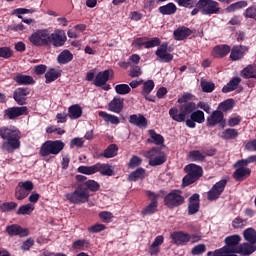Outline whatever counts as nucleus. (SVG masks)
Returning <instances> with one entry per match:
<instances>
[{
  "mask_svg": "<svg viewBox=\"0 0 256 256\" xmlns=\"http://www.w3.org/2000/svg\"><path fill=\"white\" fill-rule=\"evenodd\" d=\"M195 96L191 93H184L181 97L178 98L177 103L180 106L172 107L169 110V115L173 121L177 123L186 122L187 117L197 109V104H195Z\"/></svg>",
  "mask_w": 256,
  "mask_h": 256,
  "instance_id": "1",
  "label": "nucleus"
},
{
  "mask_svg": "<svg viewBox=\"0 0 256 256\" xmlns=\"http://www.w3.org/2000/svg\"><path fill=\"white\" fill-rule=\"evenodd\" d=\"M0 137L5 140L2 149L8 153H13L21 147V132L15 126L0 128Z\"/></svg>",
  "mask_w": 256,
  "mask_h": 256,
  "instance_id": "2",
  "label": "nucleus"
},
{
  "mask_svg": "<svg viewBox=\"0 0 256 256\" xmlns=\"http://www.w3.org/2000/svg\"><path fill=\"white\" fill-rule=\"evenodd\" d=\"M185 173L187 175L182 180L183 187H187L195 183L200 177L203 176V168L196 164H188L184 167Z\"/></svg>",
  "mask_w": 256,
  "mask_h": 256,
  "instance_id": "3",
  "label": "nucleus"
},
{
  "mask_svg": "<svg viewBox=\"0 0 256 256\" xmlns=\"http://www.w3.org/2000/svg\"><path fill=\"white\" fill-rule=\"evenodd\" d=\"M62 149H65V143L61 140H48L44 142L40 148L41 157H49V155H59Z\"/></svg>",
  "mask_w": 256,
  "mask_h": 256,
  "instance_id": "4",
  "label": "nucleus"
},
{
  "mask_svg": "<svg viewBox=\"0 0 256 256\" xmlns=\"http://www.w3.org/2000/svg\"><path fill=\"white\" fill-rule=\"evenodd\" d=\"M89 190L78 186L76 191L65 194L66 201L69 203H74V205H81L89 201Z\"/></svg>",
  "mask_w": 256,
  "mask_h": 256,
  "instance_id": "5",
  "label": "nucleus"
},
{
  "mask_svg": "<svg viewBox=\"0 0 256 256\" xmlns=\"http://www.w3.org/2000/svg\"><path fill=\"white\" fill-rule=\"evenodd\" d=\"M142 155L149 160V165H151V167L163 165V163L167 161L165 153L159 148H151L150 150L143 151Z\"/></svg>",
  "mask_w": 256,
  "mask_h": 256,
  "instance_id": "6",
  "label": "nucleus"
},
{
  "mask_svg": "<svg viewBox=\"0 0 256 256\" xmlns=\"http://www.w3.org/2000/svg\"><path fill=\"white\" fill-rule=\"evenodd\" d=\"M197 7L201 10L202 15H217L221 12L219 3L215 0H199Z\"/></svg>",
  "mask_w": 256,
  "mask_h": 256,
  "instance_id": "7",
  "label": "nucleus"
},
{
  "mask_svg": "<svg viewBox=\"0 0 256 256\" xmlns=\"http://www.w3.org/2000/svg\"><path fill=\"white\" fill-rule=\"evenodd\" d=\"M185 203V196L181 190H172L164 198V204L166 207L173 209L174 207H179Z\"/></svg>",
  "mask_w": 256,
  "mask_h": 256,
  "instance_id": "8",
  "label": "nucleus"
},
{
  "mask_svg": "<svg viewBox=\"0 0 256 256\" xmlns=\"http://www.w3.org/2000/svg\"><path fill=\"white\" fill-rule=\"evenodd\" d=\"M29 41L32 45H35V47H45V45H49V30H37L31 34Z\"/></svg>",
  "mask_w": 256,
  "mask_h": 256,
  "instance_id": "9",
  "label": "nucleus"
},
{
  "mask_svg": "<svg viewBox=\"0 0 256 256\" xmlns=\"http://www.w3.org/2000/svg\"><path fill=\"white\" fill-rule=\"evenodd\" d=\"M33 188L34 185L31 181L19 182L15 189V198L18 201H23V199L29 196Z\"/></svg>",
  "mask_w": 256,
  "mask_h": 256,
  "instance_id": "10",
  "label": "nucleus"
},
{
  "mask_svg": "<svg viewBox=\"0 0 256 256\" xmlns=\"http://www.w3.org/2000/svg\"><path fill=\"white\" fill-rule=\"evenodd\" d=\"M67 43V34L65 30L56 29L52 34H49V45L54 47H63Z\"/></svg>",
  "mask_w": 256,
  "mask_h": 256,
  "instance_id": "11",
  "label": "nucleus"
},
{
  "mask_svg": "<svg viewBox=\"0 0 256 256\" xmlns=\"http://www.w3.org/2000/svg\"><path fill=\"white\" fill-rule=\"evenodd\" d=\"M225 185H227V180L223 179L214 184L211 190L208 192V200L215 201V199H219L221 193L225 191Z\"/></svg>",
  "mask_w": 256,
  "mask_h": 256,
  "instance_id": "12",
  "label": "nucleus"
},
{
  "mask_svg": "<svg viewBox=\"0 0 256 256\" xmlns=\"http://www.w3.org/2000/svg\"><path fill=\"white\" fill-rule=\"evenodd\" d=\"M147 196L149 197V199H151V202L142 210V215H153V213L157 211V200L159 199V194L148 191Z\"/></svg>",
  "mask_w": 256,
  "mask_h": 256,
  "instance_id": "13",
  "label": "nucleus"
},
{
  "mask_svg": "<svg viewBox=\"0 0 256 256\" xmlns=\"http://www.w3.org/2000/svg\"><path fill=\"white\" fill-rule=\"evenodd\" d=\"M226 249L231 255H235V249L239 248V243H241V236L234 234L225 238Z\"/></svg>",
  "mask_w": 256,
  "mask_h": 256,
  "instance_id": "14",
  "label": "nucleus"
},
{
  "mask_svg": "<svg viewBox=\"0 0 256 256\" xmlns=\"http://www.w3.org/2000/svg\"><path fill=\"white\" fill-rule=\"evenodd\" d=\"M195 123H205V113L201 110L192 111L190 118L186 120V125L190 129H195Z\"/></svg>",
  "mask_w": 256,
  "mask_h": 256,
  "instance_id": "15",
  "label": "nucleus"
},
{
  "mask_svg": "<svg viewBox=\"0 0 256 256\" xmlns=\"http://www.w3.org/2000/svg\"><path fill=\"white\" fill-rule=\"evenodd\" d=\"M29 109L26 106L21 107H11L5 110L4 115L8 119H17L23 115H28Z\"/></svg>",
  "mask_w": 256,
  "mask_h": 256,
  "instance_id": "16",
  "label": "nucleus"
},
{
  "mask_svg": "<svg viewBox=\"0 0 256 256\" xmlns=\"http://www.w3.org/2000/svg\"><path fill=\"white\" fill-rule=\"evenodd\" d=\"M170 237L174 245H187L191 241V235L184 231L173 232Z\"/></svg>",
  "mask_w": 256,
  "mask_h": 256,
  "instance_id": "17",
  "label": "nucleus"
},
{
  "mask_svg": "<svg viewBox=\"0 0 256 256\" xmlns=\"http://www.w3.org/2000/svg\"><path fill=\"white\" fill-rule=\"evenodd\" d=\"M6 232L8 233V235H11V237L17 235H19V237H27V235H29V229L23 228L17 224L7 226Z\"/></svg>",
  "mask_w": 256,
  "mask_h": 256,
  "instance_id": "18",
  "label": "nucleus"
},
{
  "mask_svg": "<svg viewBox=\"0 0 256 256\" xmlns=\"http://www.w3.org/2000/svg\"><path fill=\"white\" fill-rule=\"evenodd\" d=\"M113 75V70H104L102 72H99L94 79V85L96 87H103V85L107 84V81H109V77Z\"/></svg>",
  "mask_w": 256,
  "mask_h": 256,
  "instance_id": "19",
  "label": "nucleus"
},
{
  "mask_svg": "<svg viewBox=\"0 0 256 256\" xmlns=\"http://www.w3.org/2000/svg\"><path fill=\"white\" fill-rule=\"evenodd\" d=\"M235 167H237V169L233 176L236 181H243V179H247V177L251 175V169L247 168L246 165H237L236 162Z\"/></svg>",
  "mask_w": 256,
  "mask_h": 256,
  "instance_id": "20",
  "label": "nucleus"
},
{
  "mask_svg": "<svg viewBox=\"0 0 256 256\" xmlns=\"http://www.w3.org/2000/svg\"><path fill=\"white\" fill-rule=\"evenodd\" d=\"M156 55L163 63H169V61H173V54L167 52V44H162L160 47H158L156 50Z\"/></svg>",
  "mask_w": 256,
  "mask_h": 256,
  "instance_id": "21",
  "label": "nucleus"
},
{
  "mask_svg": "<svg viewBox=\"0 0 256 256\" xmlns=\"http://www.w3.org/2000/svg\"><path fill=\"white\" fill-rule=\"evenodd\" d=\"M129 123H131V125L139 127L140 129H146L147 118H145V116H143L142 114H133L129 118Z\"/></svg>",
  "mask_w": 256,
  "mask_h": 256,
  "instance_id": "22",
  "label": "nucleus"
},
{
  "mask_svg": "<svg viewBox=\"0 0 256 256\" xmlns=\"http://www.w3.org/2000/svg\"><path fill=\"white\" fill-rule=\"evenodd\" d=\"M247 51L248 48L246 46H234L231 50L230 59L232 61H239V59H243Z\"/></svg>",
  "mask_w": 256,
  "mask_h": 256,
  "instance_id": "23",
  "label": "nucleus"
},
{
  "mask_svg": "<svg viewBox=\"0 0 256 256\" xmlns=\"http://www.w3.org/2000/svg\"><path fill=\"white\" fill-rule=\"evenodd\" d=\"M235 253H239L240 255H251L256 251V244L252 243H243L238 248L234 249Z\"/></svg>",
  "mask_w": 256,
  "mask_h": 256,
  "instance_id": "24",
  "label": "nucleus"
},
{
  "mask_svg": "<svg viewBox=\"0 0 256 256\" xmlns=\"http://www.w3.org/2000/svg\"><path fill=\"white\" fill-rule=\"evenodd\" d=\"M27 95H29V89L18 88L14 92V100L18 105H25Z\"/></svg>",
  "mask_w": 256,
  "mask_h": 256,
  "instance_id": "25",
  "label": "nucleus"
},
{
  "mask_svg": "<svg viewBox=\"0 0 256 256\" xmlns=\"http://www.w3.org/2000/svg\"><path fill=\"white\" fill-rule=\"evenodd\" d=\"M221 121H223V113L216 110L207 118V125L208 127H214V125L221 123Z\"/></svg>",
  "mask_w": 256,
  "mask_h": 256,
  "instance_id": "26",
  "label": "nucleus"
},
{
  "mask_svg": "<svg viewBox=\"0 0 256 256\" xmlns=\"http://www.w3.org/2000/svg\"><path fill=\"white\" fill-rule=\"evenodd\" d=\"M123 98L114 97L113 100L109 103V110L112 113H120L123 111Z\"/></svg>",
  "mask_w": 256,
  "mask_h": 256,
  "instance_id": "27",
  "label": "nucleus"
},
{
  "mask_svg": "<svg viewBox=\"0 0 256 256\" xmlns=\"http://www.w3.org/2000/svg\"><path fill=\"white\" fill-rule=\"evenodd\" d=\"M189 215H195L199 211V194H194L189 199Z\"/></svg>",
  "mask_w": 256,
  "mask_h": 256,
  "instance_id": "28",
  "label": "nucleus"
},
{
  "mask_svg": "<svg viewBox=\"0 0 256 256\" xmlns=\"http://www.w3.org/2000/svg\"><path fill=\"white\" fill-rule=\"evenodd\" d=\"M83 115V108L79 104L72 105L68 108V117L72 120L79 119Z\"/></svg>",
  "mask_w": 256,
  "mask_h": 256,
  "instance_id": "29",
  "label": "nucleus"
},
{
  "mask_svg": "<svg viewBox=\"0 0 256 256\" xmlns=\"http://www.w3.org/2000/svg\"><path fill=\"white\" fill-rule=\"evenodd\" d=\"M231 51V47H229L228 45H219L214 47L213 51H212V55L213 57H225V55H227L229 52Z\"/></svg>",
  "mask_w": 256,
  "mask_h": 256,
  "instance_id": "30",
  "label": "nucleus"
},
{
  "mask_svg": "<svg viewBox=\"0 0 256 256\" xmlns=\"http://www.w3.org/2000/svg\"><path fill=\"white\" fill-rule=\"evenodd\" d=\"M57 61L60 65H67L70 61H73V53L69 50H63L57 57Z\"/></svg>",
  "mask_w": 256,
  "mask_h": 256,
  "instance_id": "31",
  "label": "nucleus"
},
{
  "mask_svg": "<svg viewBox=\"0 0 256 256\" xmlns=\"http://www.w3.org/2000/svg\"><path fill=\"white\" fill-rule=\"evenodd\" d=\"M14 81H16L18 85H35V80L29 75L18 74L14 78Z\"/></svg>",
  "mask_w": 256,
  "mask_h": 256,
  "instance_id": "32",
  "label": "nucleus"
},
{
  "mask_svg": "<svg viewBox=\"0 0 256 256\" xmlns=\"http://www.w3.org/2000/svg\"><path fill=\"white\" fill-rule=\"evenodd\" d=\"M241 76L244 79H256V66L248 65L241 71Z\"/></svg>",
  "mask_w": 256,
  "mask_h": 256,
  "instance_id": "33",
  "label": "nucleus"
},
{
  "mask_svg": "<svg viewBox=\"0 0 256 256\" xmlns=\"http://www.w3.org/2000/svg\"><path fill=\"white\" fill-rule=\"evenodd\" d=\"M191 35V30L186 27L178 28L174 31V38L176 41H183V39H187Z\"/></svg>",
  "mask_w": 256,
  "mask_h": 256,
  "instance_id": "34",
  "label": "nucleus"
},
{
  "mask_svg": "<svg viewBox=\"0 0 256 256\" xmlns=\"http://www.w3.org/2000/svg\"><path fill=\"white\" fill-rule=\"evenodd\" d=\"M99 117H101L106 123H111V125H119L120 120L119 117L115 115L108 114L107 112L100 111L98 113Z\"/></svg>",
  "mask_w": 256,
  "mask_h": 256,
  "instance_id": "35",
  "label": "nucleus"
},
{
  "mask_svg": "<svg viewBox=\"0 0 256 256\" xmlns=\"http://www.w3.org/2000/svg\"><path fill=\"white\" fill-rule=\"evenodd\" d=\"M240 83H241V78L235 77L227 85H225L222 88V92L231 93V91H235L237 89Z\"/></svg>",
  "mask_w": 256,
  "mask_h": 256,
  "instance_id": "36",
  "label": "nucleus"
},
{
  "mask_svg": "<svg viewBox=\"0 0 256 256\" xmlns=\"http://www.w3.org/2000/svg\"><path fill=\"white\" fill-rule=\"evenodd\" d=\"M96 173H101L102 175L111 177V175H113V168L108 164L97 163Z\"/></svg>",
  "mask_w": 256,
  "mask_h": 256,
  "instance_id": "37",
  "label": "nucleus"
},
{
  "mask_svg": "<svg viewBox=\"0 0 256 256\" xmlns=\"http://www.w3.org/2000/svg\"><path fill=\"white\" fill-rule=\"evenodd\" d=\"M61 77V71L54 68L49 69L45 74L46 83H53Z\"/></svg>",
  "mask_w": 256,
  "mask_h": 256,
  "instance_id": "38",
  "label": "nucleus"
},
{
  "mask_svg": "<svg viewBox=\"0 0 256 256\" xmlns=\"http://www.w3.org/2000/svg\"><path fill=\"white\" fill-rule=\"evenodd\" d=\"M148 133L150 135V139L148 140L150 143H154V145H163L165 143V139L161 134H157L155 130H149Z\"/></svg>",
  "mask_w": 256,
  "mask_h": 256,
  "instance_id": "39",
  "label": "nucleus"
},
{
  "mask_svg": "<svg viewBox=\"0 0 256 256\" xmlns=\"http://www.w3.org/2000/svg\"><path fill=\"white\" fill-rule=\"evenodd\" d=\"M146 173L144 168H138L129 175L128 179L129 181H139V179H145Z\"/></svg>",
  "mask_w": 256,
  "mask_h": 256,
  "instance_id": "40",
  "label": "nucleus"
},
{
  "mask_svg": "<svg viewBox=\"0 0 256 256\" xmlns=\"http://www.w3.org/2000/svg\"><path fill=\"white\" fill-rule=\"evenodd\" d=\"M245 241L248 243H252V245H256V230L253 228H248L243 232Z\"/></svg>",
  "mask_w": 256,
  "mask_h": 256,
  "instance_id": "41",
  "label": "nucleus"
},
{
  "mask_svg": "<svg viewBox=\"0 0 256 256\" xmlns=\"http://www.w3.org/2000/svg\"><path fill=\"white\" fill-rule=\"evenodd\" d=\"M35 211V205L33 204H24L20 206L17 210V215H31Z\"/></svg>",
  "mask_w": 256,
  "mask_h": 256,
  "instance_id": "42",
  "label": "nucleus"
},
{
  "mask_svg": "<svg viewBox=\"0 0 256 256\" xmlns=\"http://www.w3.org/2000/svg\"><path fill=\"white\" fill-rule=\"evenodd\" d=\"M245 7H247V1H245V0L238 1V2H235V3L231 4L230 6H228L226 8V12L233 13L235 11H239V9H245Z\"/></svg>",
  "mask_w": 256,
  "mask_h": 256,
  "instance_id": "43",
  "label": "nucleus"
},
{
  "mask_svg": "<svg viewBox=\"0 0 256 256\" xmlns=\"http://www.w3.org/2000/svg\"><path fill=\"white\" fill-rule=\"evenodd\" d=\"M77 171L78 173H82V175H95V173H97V164L92 166H80Z\"/></svg>",
  "mask_w": 256,
  "mask_h": 256,
  "instance_id": "44",
  "label": "nucleus"
},
{
  "mask_svg": "<svg viewBox=\"0 0 256 256\" xmlns=\"http://www.w3.org/2000/svg\"><path fill=\"white\" fill-rule=\"evenodd\" d=\"M119 151V148L115 144H111L107 147V149L103 153V157L106 159H111L113 157H117V152Z\"/></svg>",
  "mask_w": 256,
  "mask_h": 256,
  "instance_id": "45",
  "label": "nucleus"
},
{
  "mask_svg": "<svg viewBox=\"0 0 256 256\" xmlns=\"http://www.w3.org/2000/svg\"><path fill=\"white\" fill-rule=\"evenodd\" d=\"M159 11L162 15H173L177 11V6L173 3H168L167 5L161 6Z\"/></svg>",
  "mask_w": 256,
  "mask_h": 256,
  "instance_id": "46",
  "label": "nucleus"
},
{
  "mask_svg": "<svg viewBox=\"0 0 256 256\" xmlns=\"http://www.w3.org/2000/svg\"><path fill=\"white\" fill-rule=\"evenodd\" d=\"M205 159V154L199 150H193L188 153L189 161H203Z\"/></svg>",
  "mask_w": 256,
  "mask_h": 256,
  "instance_id": "47",
  "label": "nucleus"
},
{
  "mask_svg": "<svg viewBox=\"0 0 256 256\" xmlns=\"http://www.w3.org/2000/svg\"><path fill=\"white\" fill-rule=\"evenodd\" d=\"M233 229H245L247 227V219L236 217L232 221Z\"/></svg>",
  "mask_w": 256,
  "mask_h": 256,
  "instance_id": "48",
  "label": "nucleus"
},
{
  "mask_svg": "<svg viewBox=\"0 0 256 256\" xmlns=\"http://www.w3.org/2000/svg\"><path fill=\"white\" fill-rule=\"evenodd\" d=\"M235 105V102L233 99H227L224 102H221L218 106V109L220 111H231Z\"/></svg>",
  "mask_w": 256,
  "mask_h": 256,
  "instance_id": "49",
  "label": "nucleus"
},
{
  "mask_svg": "<svg viewBox=\"0 0 256 256\" xmlns=\"http://www.w3.org/2000/svg\"><path fill=\"white\" fill-rule=\"evenodd\" d=\"M115 91L118 95H129L131 93V87L127 84H118L115 86Z\"/></svg>",
  "mask_w": 256,
  "mask_h": 256,
  "instance_id": "50",
  "label": "nucleus"
},
{
  "mask_svg": "<svg viewBox=\"0 0 256 256\" xmlns=\"http://www.w3.org/2000/svg\"><path fill=\"white\" fill-rule=\"evenodd\" d=\"M201 88L204 93H213L215 91V84L209 81H201Z\"/></svg>",
  "mask_w": 256,
  "mask_h": 256,
  "instance_id": "51",
  "label": "nucleus"
},
{
  "mask_svg": "<svg viewBox=\"0 0 256 256\" xmlns=\"http://www.w3.org/2000/svg\"><path fill=\"white\" fill-rule=\"evenodd\" d=\"M208 256H237L236 254H231L227 250V248H220L218 250H215L214 252H208Z\"/></svg>",
  "mask_w": 256,
  "mask_h": 256,
  "instance_id": "52",
  "label": "nucleus"
},
{
  "mask_svg": "<svg viewBox=\"0 0 256 256\" xmlns=\"http://www.w3.org/2000/svg\"><path fill=\"white\" fill-rule=\"evenodd\" d=\"M237 135H239L237 130L229 128L222 132L221 137L222 139H235Z\"/></svg>",
  "mask_w": 256,
  "mask_h": 256,
  "instance_id": "53",
  "label": "nucleus"
},
{
  "mask_svg": "<svg viewBox=\"0 0 256 256\" xmlns=\"http://www.w3.org/2000/svg\"><path fill=\"white\" fill-rule=\"evenodd\" d=\"M29 13H35V10L27 8H17L13 11V14L17 15L18 19H23L22 15H27Z\"/></svg>",
  "mask_w": 256,
  "mask_h": 256,
  "instance_id": "54",
  "label": "nucleus"
},
{
  "mask_svg": "<svg viewBox=\"0 0 256 256\" xmlns=\"http://www.w3.org/2000/svg\"><path fill=\"white\" fill-rule=\"evenodd\" d=\"M154 88L155 83L153 82V80H148L144 82L142 90L143 95H149V93H151V91H153Z\"/></svg>",
  "mask_w": 256,
  "mask_h": 256,
  "instance_id": "55",
  "label": "nucleus"
},
{
  "mask_svg": "<svg viewBox=\"0 0 256 256\" xmlns=\"http://www.w3.org/2000/svg\"><path fill=\"white\" fill-rule=\"evenodd\" d=\"M0 57L2 59H11V57H13V50L9 47H1Z\"/></svg>",
  "mask_w": 256,
  "mask_h": 256,
  "instance_id": "56",
  "label": "nucleus"
},
{
  "mask_svg": "<svg viewBox=\"0 0 256 256\" xmlns=\"http://www.w3.org/2000/svg\"><path fill=\"white\" fill-rule=\"evenodd\" d=\"M99 217L103 223H111V221H113V213L108 211L100 212Z\"/></svg>",
  "mask_w": 256,
  "mask_h": 256,
  "instance_id": "57",
  "label": "nucleus"
},
{
  "mask_svg": "<svg viewBox=\"0 0 256 256\" xmlns=\"http://www.w3.org/2000/svg\"><path fill=\"white\" fill-rule=\"evenodd\" d=\"M143 163V160L139 156H132L128 163L129 169H135V167H139Z\"/></svg>",
  "mask_w": 256,
  "mask_h": 256,
  "instance_id": "58",
  "label": "nucleus"
},
{
  "mask_svg": "<svg viewBox=\"0 0 256 256\" xmlns=\"http://www.w3.org/2000/svg\"><path fill=\"white\" fill-rule=\"evenodd\" d=\"M158 45H161V40L157 37H154L151 40H146L145 49H153V47H158Z\"/></svg>",
  "mask_w": 256,
  "mask_h": 256,
  "instance_id": "59",
  "label": "nucleus"
},
{
  "mask_svg": "<svg viewBox=\"0 0 256 256\" xmlns=\"http://www.w3.org/2000/svg\"><path fill=\"white\" fill-rule=\"evenodd\" d=\"M107 227L105 224H94L88 228L89 233H101V231H105Z\"/></svg>",
  "mask_w": 256,
  "mask_h": 256,
  "instance_id": "60",
  "label": "nucleus"
},
{
  "mask_svg": "<svg viewBox=\"0 0 256 256\" xmlns=\"http://www.w3.org/2000/svg\"><path fill=\"white\" fill-rule=\"evenodd\" d=\"M176 3H178V5L180 7H187L188 9H191L195 3H197V0H175Z\"/></svg>",
  "mask_w": 256,
  "mask_h": 256,
  "instance_id": "61",
  "label": "nucleus"
},
{
  "mask_svg": "<svg viewBox=\"0 0 256 256\" xmlns=\"http://www.w3.org/2000/svg\"><path fill=\"white\" fill-rule=\"evenodd\" d=\"M244 17H246L247 19H255V17H256V7L255 6L248 7L244 11Z\"/></svg>",
  "mask_w": 256,
  "mask_h": 256,
  "instance_id": "62",
  "label": "nucleus"
},
{
  "mask_svg": "<svg viewBox=\"0 0 256 256\" xmlns=\"http://www.w3.org/2000/svg\"><path fill=\"white\" fill-rule=\"evenodd\" d=\"M85 185L89 191H99V183L95 180H88Z\"/></svg>",
  "mask_w": 256,
  "mask_h": 256,
  "instance_id": "63",
  "label": "nucleus"
},
{
  "mask_svg": "<svg viewBox=\"0 0 256 256\" xmlns=\"http://www.w3.org/2000/svg\"><path fill=\"white\" fill-rule=\"evenodd\" d=\"M249 163H256V155H252V156H249L246 159L238 161L237 165H246V166H248Z\"/></svg>",
  "mask_w": 256,
  "mask_h": 256,
  "instance_id": "64",
  "label": "nucleus"
}]
</instances>
